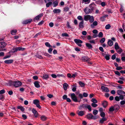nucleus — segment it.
Listing matches in <instances>:
<instances>
[{
    "mask_svg": "<svg viewBox=\"0 0 125 125\" xmlns=\"http://www.w3.org/2000/svg\"><path fill=\"white\" fill-rule=\"evenodd\" d=\"M88 94L85 93H84L83 94V96L86 97L88 96Z\"/></svg>",
    "mask_w": 125,
    "mask_h": 125,
    "instance_id": "nucleus-63",
    "label": "nucleus"
},
{
    "mask_svg": "<svg viewBox=\"0 0 125 125\" xmlns=\"http://www.w3.org/2000/svg\"><path fill=\"white\" fill-rule=\"evenodd\" d=\"M117 94L119 95L120 99L123 100L125 96V92L122 90H118L117 91Z\"/></svg>",
    "mask_w": 125,
    "mask_h": 125,
    "instance_id": "nucleus-2",
    "label": "nucleus"
},
{
    "mask_svg": "<svg viewBox=\"0 0 125 125\" xmlns=\"http://www.w3.org/2000/svg\"><path fill=\"white\" fill-rule=\"evenodd\" d=\"M53 12L54 13H59L61 12V10L60 9H54L53 10Z\"/></svg>",
    "mask_w": 125,
    "mask_h": 125,
    "instance_id": "nucleus-23",
    "label": "nucleus"
},
{
    "mask_svg": "<svg viewBox=\"0 0 125 125\" xmlns=\"http://www.w3.org/2000/svg\"><path fill=\"white\" fill-rule=\"evenodd\" d=\"M17 32V30L16 29L12 30L10 31L11 34L13 35H15Z\"/></svg>",
    "mask_w": 125,
    "mask_h": 125,
    "instance_id": "nucleus-30",
    "label": "nucleus"
},
{
    "mask_svg": "<svg viewBox=\"0 0 125 125\" xmlns=\"http://www.w3.org/2000/svg\"><path fill=\"white\" fill-rule=\"evenodd\" d=\"M70 97L74 102H78L77 97L74 93L71 94Z\"/></svg>",
    "mask_w": 125,
    "mask_h": 125,
    "instance_id": "nucleus-5",
    "label": "nucleus"
},
{
    "mask_svg": "<svg viewBox=\"0 0 125 125\" xmlns=\"http://www.w3.org/2000/svg\"><path fill=\"white\" fill-rule=\"evenodd\" d=\"M67 98V96L66 95H64L62 96V98L64 100H66Z\"/></svg>",
    "mask_w": 125,
    "mask_h": 125,
    "instance_id": "nucleus-59",
    "label": "nucleus"
},
{
    "mask_svg": "<svg viewBox=\"0 0 125 125\" xmlns=\"http://www.w3.org/2000/svg\"><path fill=\"white\" fill-rule=\"evenodd\" d=\"M33 103L35 105L36 107L39 109L41 108L40 105V102L37 99L34 100L33 101Z\"/></svg>",
    "mask_w": 125,
    "mask_h": 125,
    "instance_id": "nucleus-4",
    "label": "nucleus"
},
{
    "mask_svg": "<svg viewBox=\"0 0 125 125\" xmlns=\"http://www.w3.org/2000/svg\"><path fill=\"white\" fill-rule=\"evenodd\" d=\"M115 73L116 74L119 76H120L121 75L120 73L118 71H115Z\"/></svg>",
    "mask_w": 125,
    "mask_h": 125,
    "instance_id": "nucleus-57",
    "label": "nucleus"
},
{
    "mask_svg": "<svg viewBox=\"0 0 125 125\" xmlns=\"http://www.w3.org/2000/svg\"><path fill=\"white\" fill-rule=\"evenodd\" d=\"M32 21V20L31 19H30L24 21L22 22V24H27L30 23Z\"/></svg>",
    "mask_w": 125,
    "mask_h": 125,
    "instance_id": "nucleus-8",
    "label": "nucleus"
},
{
    "mask_svg": "<svg viewBox=\"0 0 125 125\" xmlns=\"http://www.w3.org/2000/svg\"><path fill=\"white\" fill-rule=\"evenodd\" d=\"M111 27V26L109 24L106 25L105 26V29L106 30L109 29Z\"/></svg>",
    "mask_w": 125,
    "mask_h": 125,
    "instance_id": "nucleus-37",
    "label": "nucleus"
},
{
    "mask_svg": "<svg viewBox=\"0 0 125 125\" xmlns=\"http://www.w3.org/2000/svg\"><path fill=\"white\" fill-rule=\"evenodd\" d=\"M91 102L94 103H97V101L94 98H93L91 100Z\"/></svg>",
    "mask_w": 125,
    "mask_h": 125,
    "instance_id": "nucleus-43",
    "label": "nucleus"
},
{
    "mask_svg": "<svg viewBox=\"0 0 125 125\" xmlns=\"http://www.w3.org/2000/svg\"><path fill=\"white\" fill-rule=\"evenodd\" d=\"M102 104L103 107H104V108H105L107 105V103L106 101H104L102 103Z\"/></svg>",
    "mask_w": 125,
    "mask_h": 125,
    "instance_id": "nucleus-34",
    "label": "nucleus"
},
{
    "mask_svg": "<svg viewBox=\"0 0 125 125\" xmlns=\"http://www.w3.org/2000/svg\"><path fill=\"white\" fill-rule=\"evenodd\" d=\"M82 60L84 62H87L89 59V58L87 56H83L81 58Z\"/></svg>",
    "mask_w": 125,
    "mask_h": 125,
    "instance_id": "nucleus-21",
    "label": "nucleus"
},
{
    "mask_svg": "<svg viewBox=\"0 0 125 125\" xmlns=\"http://www.w3.org/2000/svg\"><path fill=\"white\" fill-rule=\"evenodd\" d=\"M108 16L107 15H105L100 18V20L102 21H104L105 20V18L107 17Z\"/></svg>",
    "mask_w": 125,
    "mask_h": 125,
    "instance_id": "nucleus-15",
    "label": "nucleus"
},
{
    "mask_svg": "<svg viewBox=\"0 0 125 125\" xmlns=\"http://www.w3.org/2000/svg\"><path fill=\"white\" fill-rule=\"evenodd\" d=\"M89 42L92 44H95V41L94 40H89Z\"/></svg>",
    "mask_w": 125,
    "mask_h": 125,
    "instance_id": "nucleus-49",
    "label": "nucleus"
},
{
    "mask_svg": "<svg viewBox=\"0 0 125 125\" xmlns=\"http://www.w3.org/2000/svg\"><path fill=\"white\" fill-rule=\"evenodd\" d=\"M84 20L85 21H89L90 23H92L94 21V18L93 16L90 15H85L84 17Z\"/></svg>",
    "mask_w": 125,
    "mask_h": 125,
    "instance_id": "nucleus-1",
    "label": "nucleus"
},
{
    "mask_svg": "<svg viewBox=\"0 0 125 125\" xmlns=\"http://www.w3.org/2000/svg\"><path fill=\"white\" fill-rule=\"evenodd\" d=\"M115 100L117 101H119L120 99V96H116L115 98Z\"/></svg>",
    "mask_w": 125,
    "mask_h": 125,
    "instance_id": "nucleus-38",
    "label": "nucleus"
},
{
    "mask_svg": "<svg viewBox=\"0 0 125 125\" xmlns=\"http://www.w3.org/2000/svg\"><path fill=\"white\" fill-rule=\"evenodd\" d=\"M10 85H13L15 87H18L20 86L22 84L19 81H11L9 83Z\"/></svg>",
    "mask_w": 125,
    "mask_h": 125,
    "instance_id": "nucleus-3",
    "label": "nucleus"
},
{
    "mask_svg": "<svg viewBox=\"0 0 125 125\" xmlns=\"http://www.w3.org/2000/svg\"><path fill=\"white\" fill-rule=\"evenodd\" d=\"M95 103H93L91 104V105L92 106L94 107H95L97 106L98 105L96 104H95Z\"/></svg>",
    "mask_w": 125,
    "mask_h": 125,
    "instance_id": "nucleus-51",
    "label": "nucleus"
},
{
    "mask_svg": "<svg viewBox=\"0 0 125 125\" xmlns=\"http://www.w3.org/2000/svg\"><path fill=\"white\" fill-rule=\"evenodd\" d=\"M105 58L106 60H108L110 58L109 55H106L105 56Z\"/></svg>",
    "mask_w": 125,
    "mask_h": 125,
    "instance_id": "nucleus-62",
    "label": "nucleus"
},
{
    "mask_svg": "<svg viewBox=\"0 0 125 125\" xmlns=\"http://www.w3.org/2000/svg\"><path fill=\"white\" fill-rule=\"evenodd\" d=\"M53 25L54 24L52 22H50L49 24V25L51 27H53Z\"/></svg>",
    "mask_w": 125,
    "mask_h": 125,
    "instance_id": "nucleus-64",
    "label": "nucleus"
},
{
    "mask_svg": "<svg viewBox=\"0 0 125 125\" xmlns=\"http://www.w3.org/2000/svg\"><path fill=\"white\" fill-rule=\"evenodd\" d=\"M107 118L106 117H102L99 121V123L102 124L104 122L106 121L107 120Z\"/></svg>",
    "mask_w": 125,
    "mask_h": 125,
    "instance_id": "nucleus-20",
    "label": "nucleus"
},
{
    "mask_svg": "<svg viewBox=\"0 0 125 125\" xmlns=\"http://www.w3.org/2000/svg\"><path fill=\"white\" fill-rule=\"evenodd\" d=\"M83 21H81L79 23V26L80 28H82L83 27Z\"/></svg>",
    "mask_w": 125,
    "mask_h": 125,
    "instance_id": "nucleus-32",
    "label": "nucleus"
},
{
    "mask_svg": "<svg viewBox=\"0 0 125 125\" xmlns=\"http://www.w3.org/2000/svg\"><path fill=\"white\" fill-rule=\"evenodd\" d=\"M84 11L87 14L91 13L92 12L90 9L88 7H86Z\"/></svg>",
    "mask_w": 125,
    "mask_h": 125,
    "instance_id": "nucleus-7",
    "label": "nucleus"
},
{
    "mask_svg": "<svg viewBox=\"0 0 125 125\" xmlns=\"http://www.w3.org/2000/svg\"><path fill=\"white\" fill-rule=\"evenodd\" d=\"M5 90L4 89H2L0 91V94H2L4 93Z\"/></svg>",
    "mask_w": 125,
    "mask_h": 125,
    "instance_id": "nucleus-60",
    "label": "nucleus"
},
{
    "mask_svg": "<svg viewBox=\"0 0 125 125\" xmlns=\"http://www.w3.org/2000/svg\"><path fill=\"white\" fill-rule=\"evenodd\" d=\"M62 36L63 37H68V34L67 33H63L62 34Z\"/></svg>",
    "mask_w": 125,
    "mask_h": 125,
    "instance_id": "nucleus-55",
    "label": "nucleus"
},
{
    "mask_svg": "<svg viewBox=\"0 0 125 125\" xmlns=\"http://www.w3.org/2000/svg\"><path fill=\"white\" fill-rule=\"evenodd\" d=\"M119 48L120 47L118 45V43L117 42H115V50L118 49H119Z\"/></svg>",
    "mask_w": 125,
    "mask_h": 125,
    "instance_id": "nucleus-28",
    "label": "nucleus"
},
{
    "mask_svg": "<svg viewBox=\"0 0 125 125\" xmlns=\"http://www.w3.org/2000/svg\"><path fill=\"white\" fill-rule=\"evenodd\" d=\"M13 60H6L4 61L5 63L7 64H11L13 63Z\"/></svg>",
    "mask_w": 125,
    "mask_h": 125,
    "instance_id": "nucleus-18",
    "label": "nucleus"
},
{
    "mask_svg": "<svg viewBox=\"0 0 125 125\" xmlns=\"http://www.w3.org/2000/svg\"><path fill=\"white\" fill-rule=\"evenodd\" d=\"M122 69L123 68L121 66H118V67H116V69L117 70H119Z\"/></svg>",
    "mask_w": 125,
    "mask_h": 125,
    "instance_id": "nucleus-61",
    "label": "nucleus"
},
{
    "mask_svg": "<svg viewBox=\"0 0 125 125\" xmlns=\"http://www.w3.org/2000/svg\"><path fill=\"white\" fill-rule=\"evenodd\" d=\"M41 118L42 121H45L47 119V118L44 116H42L41 117Z\"/></svg>",
    "mask_w": 125,
    "mask_h": 125,
    "instance_id": "nucleus-45",
    "label": "nucleus"
},
{
    "mask_svg": "<svg viewBox=\"0 0 125 125\" xmlns=\"http://www.w3.org/2000/svg\"><path fill=\"white\" fill-rule=\"evenodd\" d=\"M45 44L46 46L49 48L52 47V46L51 45H50V44L48 42H46L45 43Z\"/></svg>",
    "mask_w": 125,
    "mask_h": 125,
    "instance_id": "nucleus-39",
    "label": "nucleus"
},
{
    "mask_svg": "<svg viewBox=\"0 0 125 125\" xmlns=\"http://www.w3.org/2000/svg\"><path fill=\"white\" fill-rule=\"evenodd\" d=\"M17 108L18 109H20L22 112H23L25 110V108L22 106H18Z\"/></svg>",
    "mask_w": 125,
    "mask_h": 125,
    "instance_id": "nucleus-31",
    "label": "nucleus"
},
{
    "mask_svg": "<svg viewBox=\"0 0 125 125\" xmlns=\"http://www.w3.org/2000/svg\"><path fill=\"white\" fill-rule=\"evenodd\" d=\"M105 41V39L104 38H102L100 40V42L101 43H103Z\"/></svg>",
    "mask_w": 125,
    "mask_h": 125,
    "instance_id": "nucleus-44",
    "label": "nucleus"
},
{
    "mask_svg": "<svg viewBox=\"0 0 125 125\" xmlns=\"http://www.w3.org/2000/svg\"><path fill=\"white\" fill-rule=\"evenodd\" d=\"M67 26L68 27V28L69 29H70L71 28V27L70 26V24L69 22L67 21Z\"/></svg>",
    "mask_w": 125,
    "mask_h": 125,
    "instance_id": "nucleus-56",
    "label": "nucleus"
},
{
    "mask_svg": "<svg viewBox=\"0 0 125 125\" xmlns=\"http://www.w3.org/2000/svg\"><path fill=\"white\" fill-rule=\"evenodd\" d=\"M18 47H13L12 50V51L13 53H15L18 51Z\"/></svg>",
    "mask_w": 125,
    "mask_h": 125,
    "instance_id": "nucleus-24",
    "label": "nucleus"
},
{
    "mask_svg": "<svg viewBox=\"0 0 125 125\" xmlns=\"http://www.w3.org/2000/svg\"><path fill=\"white\" fill-rule=\"evenodd\" d=\"M107 43L109 46H112L113 44V42L111 40H108Z\"/></svg>",
    "mask_w": 125,
    "mask_h": 125,
    "instance_id": "nucleus-26",
    "label": "nucleus"
},
{
    "mask_svg": "<svg viewBox=\"0 0 125 125\" xmlns=\"http://www.w3.org/2000/svg\"><path fill=\"white\" fill-rule=\"evenodd\" d=\"M85 45L89 49H91L93 48L92 45L89 43H86Z\"/></svg>",
    "mask_w": 125,
    "mask_h": 125,
    "instance_id": "nucleus-22",
    "label": "nucleus"
},
{
    "mask_svg": "<svg viewBox=\"0 0 125 125\" xmlns=\"http://www.w3.org/2000/svg\"><path fill=\"white\" fill-rule=\"evenodd\" d=\"M68 86V85L66 83H65L63 84V87L64 89L66 90L67 89V87Z\"/></svg>",
    "mask_w": 125,
    "mask_h": 125,
    "instance_id": "nucleus-27",
    "label": "nucleus"
},
{
    "mask_svg": "<svg viewBox=\"0 0 125 125\" xmlns=\"http://www.w3.org/2000/svg\"><path fill=\"white\" fill-rule=\"evenodd\" d=\"M87 104H83L80 106L79 107V109H82L83 108H86V107Z\"/></svg>",
    "mask_w": 125,
    "mask_h": 125,
    "instance_id": "nucleus-19",
    "label": "nucleus"
},
{
    "mask_svg": "<svg viewBox=\"0 0 125 125\" xmlns=\"http://www.w3.org/2000/svg\"><path fill=\"white\" fill-rule=\"evenodd\" d=\"M74 42L77 44L78 43H82L83 42V41L81 40L77 39H75L74 40Z\"/></svg>",
    "mask_w": 125,
    "mask_h": 125,
    "instance_id": "nucleus-17",
    "label": "nucleus"
},
{
    "mask_svg": "<svg viewBox=\"0 0 125 125\" xmlns=\"http://www.w3.org/2000/svg\"><path fill=\"white\" fill-rule=\"evenodd\" d=\"M115 110V109L114 108V107L113 106H112L109 108V111L110 112H113ZM115 110H116V109H115Z\"/></svg>",
    "mask_w": 125,
    "mask_h": 125,
    "instance_id": "nucleus-42",
    "label": "nucleus"
},
{
    "mask_svg": "<svg viewBox=\"0 0 125 125\" xmlns=\"http://www.w3.org/2000/svg\"><path fill=\"white\" fill-rule=\"evenodd\" d=\"M18 51H24L25 49V48H22L21 47H18Z\"/></svg>",
    "mask_w": 125,
    "mask_h": 125,
    "instance_id": "nucleus-40",
    "label": "nucleus"
},
{
    "mask_svg": "<svg viewBox=\"0 0 125 125\" xmlns=\"http://www.w3.org/2000/svg\"><path fill=\"white\" fill-rule=\"evenodd\" d=\"M53 3L54 4V7H55L56 6H57L58 4V1L57 0L53 2Z\"/></svg>",
    "mask_w": 125,
    "mask_h": 125,
    "instance_id": "nucleus-46",
    "label": "nucleus"
},
{
    "mask_svg": "<svg viewBox=\"0 0 125 125\" xmlns=\"http://www.w3.org/2000/svg\"><path fill=\"white\" fill-rule=\"evenodd\" d=\"M87 108L89 112H91L92 111L91 106L90 104H88L86 107V108Z\"/></svg>",
    "mask_w": 125,
    "mask_h": 125,
    "instance_id": "nucleus-36",
    "label": "nucleus"
},
{
    "mask_svg": "<svg viewBox=\"0 0 125 125\" xmlns=\"http://www.w3.org/2000/svg\"><path fill=\"white\" fill-rule=\"evenodd\" d=\"M98 113V111L96 110H94L93 113V114L94 115H96Z\"/></svg>",
    "mask_w": 125,
    "mask_h": 125,
    "instance_id": "nucleus-48",
    "label": "nucleus"
},
{
    "mask_svg": "<svg viewBox=\"0 0 125 125\" xmlns=\"http://www.w3.org/2000/svg\"><path fill=\"white\" fill-rule=\"evenodd\" d=\"M85 111H79V110L77 111V113L79 116H82L84 114Z\"/></svg>",
    "mask_w": 125,
    "mask_h": 125,
    "instance_id": "nucleus-9",
    "label": "nucleus"
},
{
    "mask_svg": "<svg viewBox=\"0 0 125 125\" xmlns=\"http://www.w3.org/2000/svg\"><path fill=\"white\" fill-rule=\"evenodd\" d=\"M76 86L74 85H73V87L72 89V90L73 92H75L76 90Z\"/></svg>",
    "mask_w": 125,
    "mask_h": 125,
    "instance_id": "nucleus-54",
    "label": "nucleus"
},
{
    "mask_svg": "<svg viewBox=\"0 0 125 125\" xmlns=\"http://www.w3.org/2000/svg\"><path fill=\"white\" fill-rule=\"evenodd\" d=\"M101 89L103 92H108L109 91L108 88L104 86H102L101 87Z\"/></svg>",
    "mask_w": 125,
    "mask_h": 125,
    "instance_id": "nucleus-6",
    "label": "nucleus"
},
{
    "mask_svg": "<svg viewBox=\"0 0 125 125\" xmlns=\"http://www.w3.org/2000/svg\"><path fill=\"white\" fill-rule=\"evenodd\" d=\"M32 112L34 114V116L35 117H37L38 115V114L37 112L34 108H33L32 109Z\"/></svg>",
    "mask_w": 125,
    "mask_h": 125,
    "instance_id": "nucleus-11",
    "label": "nucleus"
},
{
    "mask_svg": "<svg viewBox=\"0 0 125 125\" xmlns=\"http://www.w3.org/2000/svg\"><path fill=\"white\" fill-rule=\"evenodd\" d=\"M39 82L38 81H35L34 83L35 87L37 88L40 87V86L39 84Z\"/></svg>",
    "mask_w": 125,
    "mask_h": 125,
    "instance_id": "nucleus-16",
    "label": "nucleus"
},
{
    "mask_svg": "<svg viewBox=\"0 0 125 125\" xmlns=\"http://www.w3.org/2000/svg\"><path fill=\"white\" fill-rule=\"evenodd\" d=\"M93 22V24L91 25L90 26L91 28H94V26H96L97 25L98 23L96 21H94Z\"/></svg>",
    "mask_w": 125,
    "mask_h": 125,
    "instance_id": "nucleus-13",
    "label": "nucleus"
},
{
    "mask_svg": "<svg viewBox=\"0 0 125 125\" xmlns=\"http://www.w3.org/2000/svg\"><path fill=\"white\" fill-rule=\"evenodd\" d=\"M36 56L38 58L42 59L43 58V57L41 55L38 54L36 55Z\"/></svg>",
    "mask_w": 125,
    "mask_h": 125,
    "instance_id": "nucleus-58",
    "label": "nucleus"
},
{
    "mask_svg": "<svg viewBox=\"0 0 125 125\" xmlns=\"http://www.w3.org/2000/svg\"><path fill=\"white\" fill-rule=\"evenodd\" d=\"M77 19L79 20L83 21V18L81 16H78L77 17Z\"/></svg>",
    "mask_w": 125,
    "mask_h": 125,
    "instance_id": "nucleus-53",
    "label": "nucleus"
},
{
    "mask_svg": "<svg viewBox=\"0 0 125 125\" xmlns=\"http://www.w3.org/2000/svg\"><path fill=\"white\" fill-rule=\"evenodd\" d=\"M79 83L81 87H83L85 85L84 83L81 82H79Z\"/></svg>",
    "mask_w": 125,
    "mask_h": 125,
    "instance_id": "nucleus-41",
    "label": "nucleus"
},
{
    "mask_svg": "<svg viewBox=\"0 0 125 125\" xmlns=\"http://www.w3.org/2000/svg\"><path fill=\"white\" fill-rule=\"evenodd\" d=\"M100 115L102 117H104L105 116V114L104 112H102L101 113Z\"/></svg>",
    "mask_w": 125,
    "mask_h": 125,
    "instance_id": "nucleus-52",
    "label": "nucleus"
},
{
    "mask_svg": "<svg viewBox=\"0 0 125 125\" xmlns=\"http://www.w3.org/2000/svg\"><path fill=\"white\" fill-rule=\"evenodd\" d=\"M6 45V43L4 42H0V49L4 48Z\"/></svg>",
    "mask_w": 125,
    "mask_h": 125,
    "instance_id": "nucleus-10",
    "label": "nucleus"
},
{
    "mask_svg": "<svg viewBox=\"0 0 125 125\" xmlns=\"http://www.w3.org/2000/svg\"><path fill=\"white\" fill-rule=\"evenodd\" d=\"M116 51L118 53L120 54L123 52V50L121 48H120L119 49H118L116 50Z\"/></svg>",
    "mask_w": 125,
    "mask_h": 125,
    "instance_id": "nucleus-33",
    "label": "nucleus"
},
{
    "mask_svg": "<svg viewBox=\"0 0 125 125\" xmlns=\"http://www.w3.org/2000/svg\"><path fill=\"white\" fill-rule=\"evenodd\" d=\"M43 15V13H41L39 14L38 16H37L34 19V20H36L37 21L39 20V19L41 18V17Z\"/></svg>",
    "mask_w": 125,
    "mask_h": 125,
    "instance_id": "nucleus-12",
    "label": "nucleus"
},
{
    "mask_svg": "<svg viewBox=\"0 0 125 125\" xmlns=\"http://www.w3.org/2000/svg\"><path fill=\"white\" fill-rule=\"evenodd\" d=\"M93 115L91 114H89L87 115V118L89 120L92 119Z\"/></svg>",
    "mask_w": 125,
    "mask_h": 125,
    "instance_id": "nucleus-25",
    "label": "nucleus"
},
{
    "mask_svg": "<svg viewBox=\"0 0 125 125\" xmlns=\"http://www.w3.org/2000/svg\"><path fill=\"white\" fill-rule=\"evenodd\" d=\"M95 6V4L94 3H92L90 4L89 6V7L90 8V9L92 11L94 9V7Z\"/></svg>",
    "mask_w": 125,
    "mask_h": 125,
    "instance_id": "nucleus-14",
    "label": "nucleus"
},
{
    "mask_svg": "<svg viewBox=\"0 0 125 125\" xmlns=\"http://www.w3.org/2000/svg\"><path fill=\"white\" fill-rule=\"evenodd\" d=\"M42 78L43 79H47L49 78V76L47 74H44L43 75Z\"/></svg>",
    "mask_w": 125,
    "mask_h": 125,
    "instance_id": "nucleus-29",
    "label": "nucleus"
},
{
    "mask_svg": "<svg viewBox=\"0 0 125 125\" xmlns=\"http://www.w3.org/2000/svg\"><path fill=\"white\" fill-rule=\"evenodd\" d=\"M82 1L83 2H82V3H83L84 2L85 4H86L89 3L90 1V0H82Z\"/></svg>",
    "mask_w": 125,
    "mask_h": 125,
    "instance_id": "nucleus-35",
    "label": "nucleus"
},
{
    "mask_svg": "<svg viewBox=\"0 0 125 125\" xmlns=\"http://www.w3.org/2000/svg\"><path fill=\"white\" fill-rule=\"evenodd\" d=\"M52 4V2H49L46 4V6L47 7H49Z\"/></svg>",
    "mask_w": 125,
    "mask_h": 125,
    "instance_id": "nucleus-47",
    "label": "nucleus"
},
{
    "mask_svg": "<svg viewBox=\"0 0 125 125\" xmlns=\"http://www.w3.org/2000/svg\"><path fill=\"white\" fill-rule=\"evenodd\" d=\"M103 34L102 32H100L98 35L99 37H103Z\"/></svg>",
    "mask_w": 125,
    "mask_h": 125,
    "instance_id": "nucleus-50",
    "label": "nucleus"
}]
</instances>
